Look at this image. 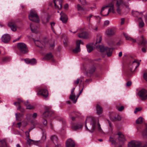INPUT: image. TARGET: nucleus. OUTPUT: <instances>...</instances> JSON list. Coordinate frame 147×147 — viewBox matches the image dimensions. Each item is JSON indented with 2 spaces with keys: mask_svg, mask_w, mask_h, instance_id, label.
I'll return each instance as SVG.
<instances>
[{
  "mask_svg": "<svg viewBox=\"0 0 147 147\" xmlns=\"http://www.w3.org/2000/svg\"><path fill=\"white\" fill-rule=\"evenodd\" d=\"M84 78L83 77H81L80 78V79H77L76 80L74 81V86L76 87L77 85L79 84L80 82V83L79 84V86L81 88H83L84 86Z\"/></svg>",
  "mask_w": 147,
  "mask_h": 147,
  "instance_id": "obj_16",
  "label": "nucleus"
},
{
  "mask_svg": "<svg viewBox=\"0 0 147 147\" xmlns=\"http://www.w3.org/2000/svg\"><path fill=\"white\" fill-rule=\"evenodd\" d=\"M28 18L30 20L35 22L31 23L30 26L32 32L36 34L39 31L38 28L36 23L40 22L39 18L35 11L32 10L28 15Z\"/></svg>",
  "mask_w": 147,
  "mask_h": 147,
  "instance_id": "obj_3",
  "label": "nucleus"
},
{
  "mask_svg": "<svg viewBox=\"0 0 147 147\" xmlns=\"http://www.w3.org/2000/svg\"><path fill=\"white\" fill-rule=\"evenodd\" d=\"M40 141H35L29 138L27 140V142L26 143V146H27V145L29 147H30V145L32 144H34L38 145L40 143Z\"/></svg>",
  "mask_w": 147,
  "mask_h": 147,
  "instance_id": "obj_23",
  "label": "nucleus"
},
{
  "mask_svg": "<svg viewBox=\"0 0 147 147\" xmlns=\"http://www.w3.org/2000/svg\"><path fill=\"white\" fill-rule=\"evenodd\" d=\"M66 147H75L74 142L71 139H68L66 142Z\"/></svg>",
  "mask_w": 147,
  "mask_h": 147,
  "instance_id": "obj_24",
  "label": "nucleus"
},
{
  "mask_svg": "<svg viewBox=\"0 0 147 147\" xmlns=\"http://www.w3.org/2000/svg\"><path fill=\"white\" fill-rule=\"evenodd\" d=\"M75 98L76 96L75 94H70L69 97V98L74 103H76L77 101V99L76 100Z\"/></svg>",
  "mask_w": 147,
  "mask_h": 147,
  "instance_id": "obj_38",
  "label": "nucleus"
},
{
  "mask_svg": "<svg viewBox=\"0 0 147 147\" xmlns=\"http://www.w3.org/2000/svg\"><path fill=\"white\" fill-rule=\"evenodd\" d=\"M63 0H53V3L55 8L59 9H61L62 8Z\"/></svg>",
  "mask_w": 147,
  "mask_h": 147,
  "instance_id": "obj_19",
  "label": "nucleus"
},
{
  "mask_svg": "<svg viewBox=\"0 0 147 147\" xmlns=\"http://www.w3.org/2000/svg\"><path fill=\"white\" fill-rule=\"evenodd\" d=\"M88 34L86 31L82 32L78 34V36L81 38H88Z\"/></svg>",
  "mask_w": 147,
  "mask_h": 147,
  "instance_id": "obj_32",
  "label": "nucleus"
},
{
  "mask_svg": "<svg viewBox=\"0 0 147 147\" xmlns=\"http://www.w3.org/2000/svg\"><path fill=\"white\" fill-rule=\"evenodd\" d=\"M81 113L78 110H74L73 112L69 114V116L71 118L72 120L74 121L76 117H78L81 115Z\"/></svg>",
  "mask_w": 147,
  "mask_h": 147,
  "instance_id": "obj_17",
  "label": "nucleus"
},
{
  "mask_svg": "<svg viewBox=\"0 0 147 147\" xmlns=\"http://www.w3.org/2000/svg\"><path fill=\"white\" fill-rule=\"evenodd\" d=\"M144 79L147 82V73L145 72L143 75Z\"/></svg>",
  "mask_w": 147,
  "mask_h": 147,
  "instance_id": "obj_54",
  "label": "nucleus"
},
{
  "mask_svg": "<svg viewBox=\"0 0 147 147\" xmlns=\"http://www.w3.org/2000/svg\"><path fill=\"white\" fill-rule=\"evenodd\" d=\"M117 139L119 142V147H122V145L125 141V139L124 135L120 132L117 134L111 135L110 137L109 141L112 144L116 146L117 144L116 142Z\"/></svg>",
  "mask_w": 147,
  "mask_h": 147,
  "instance_id": "obj_4",
  "label": "nucleus"
},
{
  "mask_svg": "<svg viewBox=\"0 0 147 147\" xmlns=\"http://www.w3.org/2000/svg\"><path fill=\"white\" fill-rule=\"evenodd\" d=\"M137 42L139 45L143 47L142 49V52H146L147 49V41L145 38L142 36H141L138 39Z\"/></svg>",
  "mask_w": 147,
  "mask_h": 147,
  "instance_id": "obj_11",
  "label": "nucleus"
},
{
  "mask_svg": "<svg viewBox=\"0 0 147 147\" xmlns=\"http://www.w3.org/2000/svg\"><path fill=\"white\" fill-rule=\"evenodd\" d=\"M89 27L90 29H94L95 31H96L97 30V27L95 28L94 29V28L92 27V25L90 24H89Z\"/></svg>",
  "mask_w": 147,
  "mask_h": 147,
  "instance_id": "obj_58",
  "label": "nucleus"
},
{
  "mask_svg": "<svg viewBox=\"0 0 147 147\" xmlns=\"http://www.w3.org/2000/svg\"><path fill=\"white\" fill-rule=\"evenodd\" d=\"M140 64L138 60L135 59L133 57H129L123 64V68L126 75L128 76H130L133 72L136 71V69Z\"/></svg>",
  "mask_w": 147,
  "mask_h": 147,
  "instance_id": "obj_1",
  "label": "nucleus"
},
{
  "mask_svg": "<svg viewBox=\"0 0 147 147\" xmlns=\"http://www.w3.org/2000/svg\"><path fill=\"white\" fill-rule=\"evenodd\" d=\"M75 87L73 88L71 90V94H75L74 93V91L75 90Z\"/></svg>",
  "mask_w": 147,
  "mask_h": 147,
  "instance_id": "obj_63",
  "label": "nucleus"
},
{
  "mask_svg": "<svg viewBox=\"0 0 147 147\" xmlns=\"http://www.w3.org/2000/svg\"><path fill=\"white\" fill-rule=\"evenodd\" d=\"M36 89L38 95L42 96L45 98H46L48 96V92L45 87L41 86L37 87Z\"/></svg>",
  "mask_w": 147,
  "mask_h": 147,
  "instance_id": "obj_12",
  "label": "nucleus"
},
{
  "mask_svg": "<svg viewBox=\"0 0 147 147\" xmlns=\"http://www.w3.org/2000/svg\"><path fill=\"white\" fill-rule=\"evenodd\" d=\"M22 104L25 105L27 109H32L34 108L28 102H24L20 99H18L17 101L14 103V104L16 106H18V107L17 108L18 110H20L21 111L23 112L24 111V110L22 109L21 107V105Z\"/></svg>",
  "mask_w": 147,
  "mask_h": 147,
  "instance_id": "obj_7",
  "label": "nucleus"
},
{
  "mask_svg": "<svg viewBox=\"0 0 147 147\" xmlns=\"http://www.w3.org/2000/svg\"><path fill=\"white\" fill-rule=\"evenodd\" d=\"M37 114L36 113H34L32 116V117L34 119H35L37 116Z\"/></svg>",
  "mask_w": 147,
  "mask_h": 147,
  "instance_id": "obj_61",
  "label": "nucleus"
},
{
  "mask_svg": "<svg viewBox=\"0 0 147 147\" xmlns=\"http://www.w3.org/2000/svg\"><path fill=\"white\" fill-rule=\"evenodd\" d=\"M147 143L142 144L140 142L135 141H132L129 143L128 144V147H147Z\"/></svg>",
  "mask_w": 147,
  "mask_h": 147,
  "instance_id": "obj_13",
  "label": "nucleus"
},
{
  "mask_svg": "<svg viewBox=\"0 0 147 147\" xmlns=\"http://www.w3.org/2000/svg\"><path fill=\"white\" fill-rule=\"evenodd\" d=\"M138 21L139 23V26L140 28H142L144 26V24L141 18H139L138 19Z\"/></svg>",
  "mask_w": 147,
  "mask_h": 147,
  "instance_id": "obj_36",
  "label": "nucleus"
},
{
  "mask_svg": "<svg viewBox=\"0 0 147 147\" xmlns=\"http://www.w3.org/2000/svg\"><path fill=\"white\" fill-rule=\"evenodd\" d=\"M132 13L134 16H136L138 17L139 16V15L140 14H142V13H140L137 11H134L133 10L132 11Z\"/></svg>",
  "mask_w": 147,
  "mask_h": 147,
  "instance_id": "obj_43",
  "label": "nucleus"
},
{
  "mask_svg": "<svg viewBox=\"0 0 147 147\" xmlns=\"http://www.w3.org/2000/svg\"><path fill=\"white\" fill-rule=\"evenodd\" d=\"M60 19L63 23H65L67 22V15L63 12L60 13Z\"/></svg>",
  "mask_w": 147,
  "mask_h": 147,
  "instance_id": "obj_27",
  "label": "nucleus"
},
{
  "mask_svg": "<svg viewBox=\"0 0 147 147\" xmlns=\"http://www.w3.org/2000/svg\"><path fill=\"white\" fill-rule=\"evenodd\" d=\"M0 147H8V146L5 140L0 141Z\"/></svg>",
  "mask_w": 147,
  "mask_h": 147,
  "instance_id": "obj_37",
  "label": "nucleus"
},
{
  "mask_svg": "<svg viewBox=\"0 0 147 147\" xmlns=\"http://www.w3.org/2000/svg\"><path fill=\"white\" fill-rule=\"evenodd\" d=\"M53 55L51 53H50L47 54L45 56V58L47 60H49L52 59L53 61H54V60L52 59Z\"/></svg>",
  "mask_w": 147,
  "mask_h": 147,
  "instance_id": "obj_39",
  "label": "nucleus"
},
{
  "mask_svg": "<svg viewBox=\"0 0 147 147\" xmlns=\"http://www.w3.org/2000/svg\"><path fill=\"white\" fill-rule=\"evenodd\" d=\"M102 36L100 34H98L97 36L96 42V44L100 43L102 40Z\"/></svg>",
  "mask_w": 147,
  "mask_h": 147,
  "instance_id": "obj_40",
  "label": "nucleus"
},
{
  "mask_svg": "<svg viewBox=\"0 0 147 147\" xmlns=\"http://www.w3.org/2000/svg\"><path fill=\"white\" fill-rule=\"evenodd\" d=\"M86 48L87 51L89 53L91 52L93 50V47L92 46L89 45H87Z\"/></svg>",
  "mask_w": 147,
  "mask_h": 147,
  "instance_id": "obj_42",
  "label": "nucleus"
},
{
  "mask_svg": "<svg viewBox=\"0 0 147 147\" xmlns=\"http://www.w3.org/2000/svg\"><path fill=\"white\" fill-rule=\"evenodd\" d=\"M45 20V21L42 20V22L44 24H45L49 22V18H46Z\"/></svg>",
  "mask_w": 147,
  "mask_h": 147,
  "instance_id": "obj_56",
  "label": "nucleus"
},
{
  "mask_svg": "<svg viewBox=\"0 0 147 147\" xmlns=\"http://www.w3.org/2000/svg\"><path fill=\"white\" fill-rule=\"evenodd\" d=\"M46 134L45 133L43 132V135L42 138V140L41 141H40V143L41 142H44V140L46 139Z\"/></svg>",
  "mask_w": 147,
  "mask_h": 147,
  "instance_id": "obj_47",
  "label": "nucleus"
},
{
  "mask_svg": "<svg viewBox=\"0 0 147 147\" xmlns=\"http://www.w3.org/2000/svg\"><path fill=\"white\" fill-rule=\"evenodd\" d=\"M124 109V107L123 106H121L119 107L118 109L119 111H122Z\"/></svg>",
  "mask_w": 147,
  "mask_h": 147,
  "instance_id": "obj_60",
  "label": "nucleus"
},
{
  "mask_svg": "<svg viewBox=\"0 0 147 147\" xmlns=\"http://www.w3.org/2000/svg\"><path fill=\"white\" fill-rule=\"evenodd\" d=\"M24 61L26 63L30 64L32 65L35 64L36 63V60L34 59H24Z\"/></svg>",
  "mask_w": 147,
  "mask_h": 147,
  "instance_id": "obj_30",
  "label": "nucleus"
},
{
  "mask_svg": "<svg viewBox=\"0 0 147 147\" xmlns=\"http://www.w3.org/2000/svg\"><path fill=\"white\" fill-rule=\"evenodd\" d=\"M96 109L97 113L98 115H100L102 113V108L98 104H97L96 105Z\"/></svg>",
  "mask_w": 147,
  "mask_h": 147,
  "instance_id": "obj_35",
  "label": "nucleus"
},
{
  "mask_svg": "<svg viewBox=\"0 0 147 147\" xmlns=\"http://www.w3.org/2000/svg\"><path fill=\"white\" fill-rule=\"evenodd\" d=\"M115 32V30L114 28H109L106 31V34L108 35L111 36L113 35Z\"/></svg>",
  "mask_w": 147,
  "mask_h": 147,
  "instance_id": "obj_33",
  "label": "nucleus"
},
{
  "mask_svg": "<svg viewBox=\"0 0 147 147\" xmlns=\"http://www.w3.org/2000/svg\"><path fill=\"white\" fill-rule=\"evenodd\" d=\"M10 59L8 57H5L2 59V61L0 63L1 64H2V62L6 63L10 61Z\"/></svg>",
  "mask_w": 147,
  "mask_h": 147,
  "instance_id": "obj_44",
  "label": "nucleus"
},
{
  "mask_svg": "<svg viewBox=\"0 0 147 147\" xmlns=\"http://www.w3.org/2000/svg\"><path fill=\"white\" fill-rule=\"evenodd\" d=\"M83 5H85L86 3V0H78Z\"/></svg>",
  "mask_w": 147,
  "mask_h": 147,
  "instance_id": "obj_55",
  "label": "nucleus"
},
{
  "mask_svg": "<svg viewBox=\"0 0 147 147\" xmlns=\"http://www.w3.org/2000/svg\"><path fill=\"white\" fill-rule=\"evenodd\" d=\"M123 43V42L121 40H120L117 42H116L113 40H111L109 44L111 46L115 47L119 46Z\"/></svg>",
  "mask_w": 147,
  "mask_h": 147,
  "instance_id": "obj_26",
  "label": "nucleus"
},
{
  "mask_svg": "<svg viewBox=\"0 0 147 147\" xmlns=\"http://www.w3.org/2000/svg\"><path fill=\"white\" fill-rule=\"evenodd\" d=\"M16 116L17 120L20 121H21V118L23 117V115L20 113H16Z\"/></svg>",
  "mask_w": 147,
  "mask_h": 147,
  "instance_id": "obj_41",
  "label": "nucleus"
},
{
  "mask_svg": "<svg viewBox=\"0 0 147 147\" xmlns=\"http://www.w3.org/2000/svg\"><path fill=\"white\" fill-rule=\"evenodd\" d=\"M109 21H108V20H106L105 22L104 25H107L109 24Z\"/></svg>",
  "mask_w": 147,
  "mask_h": 147,
  "instance_id": "obj_62",
  "label": "nucleus"
},
{
  "mask_svg": "<svg viewBox=\"0 0 147 147\" xmlns=\"http://www.w3.org/2000/svg\"><path fill=\"white\" fill-rule=\"evenodd\" d=\"M116 6L117 7V12L119 14H121L122 13H123L122 8L124 6H125L128 9V11H129L128 6L126 5V3L125 2V0H117Z\"/></svg>",
  "mask_w": 147,
  "mask_h": 147,
  "instance_id": "obj_9",
  "label": "nucleus"
},
{
  "mask_svg": "<svg viewBox=\"0 0 147 147\" xmlns=\"http://www.w3.org/2000/svg\"><path fill=\"white\" fill-rule=\"evenodd\" d=\"M126 86L127 87L129 86L131 84V82L130 81H128L126 83Z\"/></svg>",
  "mask_w": 147,
  "mask_h": 147,
  "instance_id": "obj_57",
  "label": "nucleus"
},
{
  "mask_svg": "<svg viewBox=\"0 0 147 147\" xmlns=\"http://www.w3.org/2000/svg\"><path fill=\"white\" fill-rule=\"evenodd\" d=\"M141 110V109L140 108H136L134 111V113H136L140 111Z\"/></svg>",
  "mask_w": 147,
  "mask_h": 147,
  "instance_id": "obj_59",
  "label": "nucleus"
},
{
  "mask_svg": "<svg viewBox=\"0 0 147 147\" xmlns=\"http://www.w3.org/2000/svg\"><path fill=\"white\" fill-rule=\"evenodd\" d=\"M51 139L52 141L55 143V142H57L58 138L56 136L54 135L51 136Z\"/></svg>",
  "mask_w": 147,
  "mask_h": 147,
  "instance_id": "obj_46",
  "label": "nucleus"
},
{
  "mask_svg": "<svg viewBox=\"0 0 147 147\" xmlns=\"http://www.w3.org/2000/svg\"><path fill=\"white\" fill-rule=\"evenodd\" d=\"M116 0H106L110 1L108 4L103 7L101 9L100 14L103 16H107L110 12L114 13L115 12L114 9V5Z\"/></svg>",
  "mask_w": 147,
  "mask_h": 147,
  "instance_id": "obj_5",
  "label": "nucleus"
},
{
  "mask_svg": "<svg viewBox=\"0 0 147 147\" xmlns=\"http://www.w3.org/2000/svg\"><path fill=\"white\" fill-rule=\"evenodd\" d=\"M34 42L35 45L38 47L42 48L45 45V43L42 41H40L36 40H34Z\"/></svg>",
  "mask_w": 147,
  "mask_h": 147,
  "instance_id": "obj_28",
  "label": "nucleus"
},
{
  "mask_svg": "<svg viewBox=\"0 0 147 147\" xmlns=\"http://www.w3.org/2000/svg\"><path fill=\"white\" fill-rule=\"evenodd\" d=\"M96 47L101 52L104 53L107 55L108 57L111 56L112 53L113 49L112 48H109L107 47H105L102 45H96Z\"/></svg>",
  "mask_w": 147,
  "mask_h": 147,
  "instance_id": "obj_10",
  "label": "nucleus"
},
{
  "mask_svg": "<svg viewBox=\"0 0 147 147\" xmlns=\"http://www.w3.org/2000/svg\"><path fill=\"white\" fill-rule=\"evenodd\" d=\"M50 24L51 25V29L53 31L54 30L53 26H55V23L54 22H52L50 23Z\"/></svg>",
  "mask_w": 147,
  "mask_h": 147,
  "instance_id": "obj_51",
  "label": "nucleus"
},
{
  "mask_svg": "<svg viewBox=\"0 0 147 147\" xmlns=\"http://www.w3.org/2000/svg\"><path fill=\"white\" fill-rule=\"evenodd\" d=\"M54 42H53L52 43L50 44V49L51 50H52L53 49L54 47Z\"/></svg>",
  "mask_w": 147,
  "mask_h": 147,
  "instance_id": "obj_53",
  "label": "nucleus"
},
{
  "mask_svg": "<svg viewBox=\"0 0 147 147\" xmlns=\"http://www.w3.org/2000/svg\"><path fill=\"white\" fill-rule=\"evenodd\" d=\"M143 121V118L140 117L136 120V122L137 124H141L142 123Z\"/></svg>",
  "mask_w": 147,
  "mask_h": 147,
  "instance_id": "obj_45",
  "label": "nucleus"
},
{
  "mask_svg": "<svg viewBox=\"0 0 147 147\" xmlns=\"http://www.w3.org/2000/svg\"><path fill=\"white\" fill-rule=\"evenodd\" d=\"M93 16L92 14H90L87 17V20L89 23L90 22L91 18Z\"/></svg>",
  "mask_w": 147,
  "mask_h": 147,
  "instance_id": "obj_49",
  "label": "nucleus"
},
{
  "mask_svg": "<svg viewBox=\"0 0 147 147\" xmlns=\"http://www.w3.org/2000/svg\"><path fill=\"white\" fill-rule=\"evenodd\" d=\"M111 120L113 121H119L121 120V117L120 115L113 113H111L110 115Z\"/></svg>",
  "mask_w": 147,
  "mask_h": 147,
  "instance_id": "obj_18",
  "label": "nucleus"
},
{
  "mask_svg": "<svg viewBox=\"0 0 147 147\" xmlns=\"http://www.w3.org/2000/svg\"><path fill=\"white\" fill-rule=\"evenodd\" d=\"M123 35L124 36L125 38H126V39L127 40H130V41H132L133 42H136V40L135 39H132L131 37H129L128 35L126 33H125L123 32Z\"/></svg>",
  "mask_w": 147,
  "mask_h": 147,
  "instance_id": "obj_34",
  "label": "nucleus"
},
{
  "mask_svg": "<svg viewBox=\"0 0 147 147\" xmlns=\"http://www.w3.org/2000/svg\"><path fill=\"white\" fill-rule=\"evenodd\" d=\"M72 129L75 131L81 129L82 127V125L79 123H72L71 125Z\"/></svg>",
  "mask_w": 147,
  "mask_h": 147,
  "instance_id": "obj_21",
  "label": "nucleus"
},
{
  "mask_svg": "<svg viewBox=\"0 0 147 147\" xmlns=\"http://www.w3.org/2000/svg\"><path fill=\"white\" fill-rule=\"evenodd\" d=\"M77 8L80 13H81L82 15L86 14L87 10L85 8L81 6L79 4L77 5Z\"/></svg>",
  "mask_w": 147,
  "mask_h": 147,
  "instance_id": "obj_29",
  "label": "nucleus"
},
{
  "mask_svg": "<svg viewBox=\"0 0 147 147\" xmlns=\"http://www.w3.org/2000/svg\"><path fill=\"white\" fill-rule=\"evenodd\" d=\"M54 114V112L53 111H51L49 108H46L42 116V117L44 119L43 124L44 126H46L47 122L46 119L50 118L51 117L53 116Z\"/></svg>",
  "mask_w": 147,
  "mask_h": 147,
  "instance_id": "obj_8",
  "label": "nucleus"
},
{
  "mask_svg": "<svg viewBox=\"0 0 147 147\" xmlns=\"http://www.w3.org/2000/svg\"><path fill=\"white\" fill-rule=\"evenodd\" d=\"M32 130V129H29V131H26L25 132V134L27 138L28 139L30 137L29 135V132L31 130Z\"/></svg>",
  "mask_w": 147,
  "mask_h": 147,
  "instance_id": "obj_50",
  "label": "nucleus"
},
{
  "mask_svg": "<svg viewBox=\"0 0 147 147\" xmlns=\"http://www.w3.org/2000/svg\"><path fill=\"white\" fill-rule=\"evenodd\" d=\"M83 44V43L82 42L81 40L77 41L76 42V48L73 50V52L74 53H77L80 51V44Z\"/></svg>",
  "mask_w": 147,
  "mask_h": 147,
  "instance_id": "obj_20",
  "label": "nucleus"
},
{
  "mask_svg": "<svg viewBox=\"0 0 147 147\" xmlns=\"http://www.w3.org/2000/svg\"><path fill=\"white\" fill-rule=\"evenodd\" d=\"M8 26L12 31H15L16 30L17 26L15 21L13 20L9 22Z\"/></svg>",
  "mask_w": 147,
  "mask_h": 147,
  "instance_id": "obj_22",
  "label": "nucleus"
},
{
  "mask_svg": "<svg viewBox=\"0 0 147 147\" xmlns=\"http://www.w3.org/2000/svg\"><path fill=\"white\" fill-rule=\"evenodd\" d=\"M10 40V36L8 34L4 35L2 37V40L5 43H8Z\"/></svg>",
  "mask_w": 147,
  "mask_h": 147,
  "instance_id": "obj_25",
  "label": "nucleus"
},
{
  "mask_svg": "<svg viewBox=\"0 0 147 147\" xmlns=\"http://www.w3.org/2000/svg\"><path fill=\"white\" fill-rule=\"evenodd\" d=\"M138 94L142 100H145L147 98V91L144 89L140 90L138 93Z\"/></svg>",
  "mask_w": 147,
  "mask_h": 147,
  "instance_id": "obj_15",
  "label": "nucleus"
},
{
  "mask_svg": "<svg viewBox=\"0 0 147 147\" xmlns=\"http://www.w3.org/2000/svg\"><path fill=\"white\" fill-rule=\"evenodd\" d=\"M85 127L87 130L91 133L94 132L97 134L102 132L100 124L98 122L97 123L94 117H88L86 120Z\"/></svg>",
  "mask_w": 147,
  "mask_h": 147,
  "instance_id": "obj_2",
  "label": "nucleus"
},
{
  "mask_svg": "<svg viewBox=\"0 0 147 147\" xmlns=\"http://www.w3.org/2000/svg\"><path fill=\"white\" fill-rule=\"evenodd\" d=\"M96 68L95 65L92 64L88 65L86 67L84 66L83 70L85 75L88 77L92 76L95 71Z\"/></svg>",
  "mask_w": 147,
  "mask_h": 147,
  "instance_id": "obj_6",
  "label": "nucleus"
},
{
  "mask_svg": "<svg viewBox=\"0 0 147 147\" xmlns=\"http://www.w3.org/2000/svg\"><path fill=\"white\" fill-rule=\"evenodd\" d=\"M145 129H144L142 132V135L144 139L147 138V123H144Z\"/></svg>",
  "mask_w": 147,
  "mask_h": 147,
  "instance_id": "obj_31",
  "label": "nucleus"
},
{
  "mask_svg": "<svg viewBox=\"0 0 147 147\" xmlns=\"http://www.w3.org/2000/svg\"><path fill=\"white\" fill-rule=\"evenodd\" d=\"M63 43L65 46L66 47L67 45L68 44V41L67 38L65 39V41H64Z\"/></svg>",
  "mask_w": 147,
  "mask_h": 147,
  "instance_id": "obj_52",
  "label": "nucleus"
},
{
  "mask_svg": "<svg viewBox=\"0 0 147 147\" xmlns=\"http://www.w3.org/2000/svg\"><path fill=\"white\" fill-rule=\"evenodd\" d=\"M17 46L18 49L21 53H25L28 52L27 46L24 43H18Z\"/></svg>",
  "mask_w": 147,
  "mask_h": 147,
  "instance_id": "obj_14",
  "label": "nucleus"
},
{
  "mask_svg": "<svg viewBox=\"0 0 147 147\" xmlns=\"http://www.w3.org/2000/svg\"><path fill=\"white\" fill-rule=\"evenodd\" d=\"M125 19L123 18L121 19V25H123L124 23Z\"/></svg>",
  "mask_w": 147,
  "mask_h": 147,
  "instance_id": "obj_64",
  "label": "nucleus"
},
{
  "mask_svg": "<svg viewBox=\"0 0 147 147\" xmlns=\"http://www.w3.org/2000/svg\"><path fill=\"white\" fill-rule=\"evenodd\" d=\"M108 121V123L109 124V130L110 132H111L112 130L113 129V126L112 124L111 123V122L110 121Z\"/></svg>",
  "mask_w": 147,
  "mask_h": 147,
  "instance_id": "obj_48",
  "label": "nucleus"
}]
</instances>
